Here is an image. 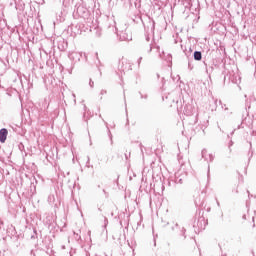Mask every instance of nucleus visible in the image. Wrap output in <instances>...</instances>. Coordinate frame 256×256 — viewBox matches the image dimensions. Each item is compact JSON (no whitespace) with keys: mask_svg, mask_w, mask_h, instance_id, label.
<instances>
[{"mask_svg":"<svg viewBox=\"0 0 256 256\" xmlns=\"http://www.w3.org/2000/svg\"><path fill=\"white\" fill-rule=\"evenodd\" d=\"M7 135H9V131H7V129L2 128L0 130V142L1 143H5V141H7Z\"/></svg>","mask_w":256,"mask_h":256,"instance_id":"nucleus-1","label":"nucleus"},{"mask_svg":"<svg viewBox=\"0 0 256 256\" xmlns=\"http://www.w3.org/2000/svg\"><path fill=\"white\" fill-rule=\"evenodd\" d=\"M194 59L196 61H201V59H202L201 52H199V51L194 52Z\"/></svg>","mask_w":256,"mask_h":256,"instance_id":"nucleus-2","label":"nucleus"}]
</instances>
